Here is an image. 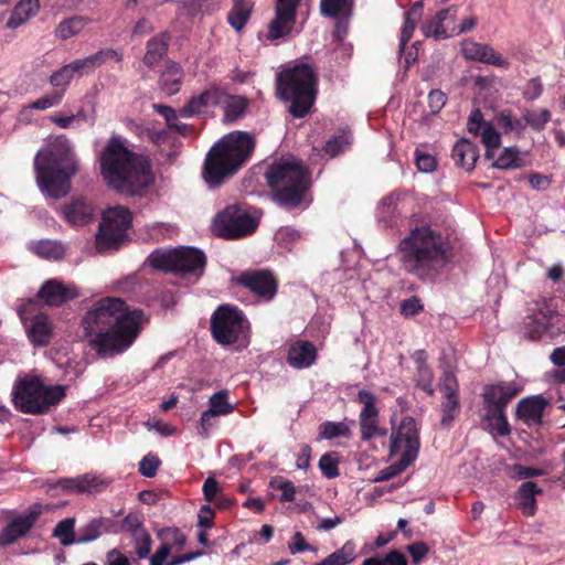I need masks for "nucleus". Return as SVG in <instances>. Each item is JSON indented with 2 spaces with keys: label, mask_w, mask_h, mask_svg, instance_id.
I'll return each mask as SVG.
<instances>
[{
  "label": "nucleus",
  "mask_w": 565,
  "mask_h": 565,
  "mask_svg": "<svg viewBox=\"0 0 565 565\" xmlns=\"http://www.w3.org/2000/svg\"><path fill=\"white\" fill-rule=\"evenodd\" d=\"M131 222L132 215L127 207L117 205L107 209L96 235L98 248L117 247L125 239Z\"/></svg>",
  "instance_id": "nucleus-11"
},
{
  "label": "nucleus",
  "mask_w": 565,
  "mask_h": 565,
  "mask_svg": "<svg viewBox=\"0 0 565 565\" xmlns=\"http://www.w3.org/2000/svg\"><path fill=\"white\" fill-rule=\"evenodd\" d=\"M39 513L30 511L24 515L14 518L1 532L0 545H10L19 537L24 536L34 525Z\"/></svg>",
  "instance_id": "nucleus-21"
},
{
  "label": "nucleus",
  "mask_w": 565,
  "mask_h": 565,
  "mask_svg": "<svg viewBox=\"0 0 565 565\" xmlns=\"http://www.w3.org/2000/svg\"><path fill=\"white\" fill-rule=\"evenodd\" d=\"M547 322V315L542 310H540L537 313H534L533 316H529L524 323L525 334L530 339H535L546 330Z\"/></svg>",
  "instance_id": "nucleus-43"
},
{
  "label": "nucleus",
  "mask_w": 565,
  "mask_h": 565,
  "mask_svg": "<svg viewBox=\"0 0 565 565\" xmlns=\"http://www.w3.org/2000/svg\"><path fill=\"white\" fill-rule=\"evenodd\" d=\"M358 401L363 404L360 413V428L363 440H370L376 435H386V430H382L379 426V411L375 407V395L370 391H360Z\"/></svg>",
  "instance_id": "nucleus-15"
},
{
  "label": "nucleus",
  "mask_w": 565,
  "mask_h": 565,
  "mask_svg": "<svg viewBox=\"0 0 565 565\" xmlns=\"http://www.w3.org/2000/svg\"><path fill=\"white\" fill-rule=\"evenodd\" d=\"M479 158L478 148L468 139H460L452 148V159L458 167L471 171Z\"/></svg>",
  "instance_id": "nucleus-26"
},
{
  "label": "nucleus",
  "mask_w": 565,
  "mask_h": 565,
  "mask_svg": "<svg viewBox=\"0 0 565 565\" xmlns=\"http://www.w3.org/2000/svg\"><path fill=\"white\" fill-rule=\"evenodd\" d=\"M522 391L515 382H501L488 385L483 390V398L487 409L504 412L510 401Z\"/></svg>",
  "instance_id": "nucleus-19"
},
{
  "label": "nucleus",
  "mask_w": 565,
  "mask_h": 565,
  "mask_svg": "<svg viewBox=\"0 0 565 565\" xmlns=\"http://www.w3.org/2000/svg\"><path fill=\"white\" fill-rule=\"evenodd\" d=\"M244 317L236 308L220 306L211 318V331L215 341L220 344L236 342L243 331Z\"/></svg>",
  "instance_id": "nucleus-13"
},
{
  "label": "nucleus",
  "mask_w": 565,
  "mask_h": 565,
  "mask_svg": "<svg viewBox=\"0 0 565 565\" xmlns=\"http://www.w3.org/2000/svg\"><path fill=\"white\" fill-rule=\"evenodd\" d=\"M441 425L448 426L455 418V413L459 406L457 394L444 395Z\"/></svg>",
  "instance_id": "nucleus-54"
},
{
  "label": "nucleus",
  "mask_w": 565,
  "mask_h": 565,
  "mask_svg": "<svg viewBox=\"0 0 565 565\" xmlns=\"http://www.w3.org/2000/svg\"><path fill=\"white\" fill-rule=\"evenodd\" d=\"M255 138L245 131H233L224 136L207 152L203 178L211 186L220 185L233 175L250 157Z\"/></svg>",
  "instance_id": "nucleus-5"
},
{
  "label": "nucleus",
  "mask_w": 565,
  "mask_h": 565,
  "mask_svg": "<svg viewBox=\"0 0 565 565\" xmlns=\"http://www.w3.org/2000/svg\"><path fill=\"white\" fill-rule=\"evenodd\" d=\"M461 53L470 61H476L497 67L508 68L510 63L498 53L492 46L484 43L476 42L471 39L461 42Z\"/></svg>",
  "instance_id": "nucleus-18"
},
{
  "label": "nucleus",
  "mask_w": 565,
  "mask_h": 565,
  "mask_svg": "<svg viewBox=\"0 0 565 565\" xmlns=\"http://www.w3.org/2000/svg\"><path fill=\"white\" fill-rule=\"evenodd\" d=\"M316 358L317 350L312 343L298 341L289 348L287 361L296 369H305L312 365Z\"/></svg>",
  "instance_id": "nucleus-24"
},
{
  "label": "nucleus",
  "mask_w": 565,
  "mask_h": 565,
  "mask_svg": "<svg viewBox=\"0 0 565 565\" xmlns=\"http://www.w3.org/2000/svg\"><path fill=\"white\" fill-rule=\"evenodd\" d=\"M522 118L524 119L525 125H529L534 130H542L550 121L551 113L547 109H541L539 113L524 110Z\"/></svg>",
  "instance_id": "nucleus-49"
},
{
  "label": "nucleus",
  "mask_w": 565,
  "mask_h": 565,
  "mask_svg": "<svg viewBox=\"0 0 565 565\" xmlns=\"http://www.w3.org/2000/svg\"><path fill=\"white\" fill-rule=\"evenodd\" d=\"M40 9L39 0H20L12 10L6 26L17 29L24 24L29 19L38 13Z\"/></svg>",
  "instance_id": "nucleus-30"
},
{
  "label": "nucleus",
  "mask_w": 565,
  "mask_h": 565,
  "mask_svg": "<svg viewBox=\"0 0 565 565\" xmlns=\"http://www.w3.org/2000/svg\"><path fill=\"white\" fill-rule=\"evenodd\" d=\"M64 97V89H57L50 94L43 95L36 100L25 105L19 111V120L29 122L33 110H46L61 104Z\"/></svg>",
  "instance_id": "nucleus-28"
},
{
  "label": "nucleus",
  "mask_w": 565,
  "mask_h": 565,
  "mask_svg": "<svg viewBox=\"0 0 565 565\" xmlns=\"http://www.w3.org/2000/svg\"><path fill=\"white\" fill-rule=\"evenodd\" d=\"M350 142L351 141L347 135L335 136L326 142L324 151L333 158L344 151L349 147Z\"/></svg>",
  "instance_id": "nucleus-56"
},
{
  "label": "nucleus",
  "mask_w": 565,
  "mask_h": 565,
  "mask_svg": "<svg viewBox=\"0 0 565 565\" xmlns=\"http://www.w3.org/2000/svg\"><path fill=\"white\" fill-rule=\"evenodd\" d=\"M100 174L108 186L125 195H138L152 182L150 163L132 152L127 140L111 136L98 156Z\"/></svg>",
  "instance_id": "nucleus-2"
},
{
  "label": "nucleus",
  "mask_w": 565,
  "mask_h": 565,
  "mask_svg": "<svg viewBox=\"0 0 565 565\" xmlns=\"http://www.w3.org/2000/svg\"><path fill=\"white\" fill-rule=\"evenodd\" d=\"M51 334L50 323L45 316H36L30 328L31 340L39 344L44 345L49 342Z\"/></svg>",
  "instance_id": "nucleus-37"
},
{
  "label": "nucleus",
  "mask_w": 565,
  "mask_h": 565,
  "mask_svg": "<svg viewBox=\"0 0 565 565\" xmlns=\"http://www.w3.org/2000/svg\"><path fill=\"white\" fill-rule=\"evenodd\" d=\"M142 311H128L120 298H103L94 302L82 318L84 337L99 359L126 351L137 338Z\"/></svg>",
  "instance_id": "nucleus-1"
},
{
  "label": "nucleus",
  "mask_w": 565,
  "mask_h": 565,
  "mask_svg": "<svg viewBox=\"0 0 565 565\" xmlns=\"http://www.w3.org/2000/svg\"><path fill=\"white\" fill-rule=\"evenodd\" d=\"M402 449H404V451L402 452L401 459L382 469L374 478V482H382L394 478L403 472L417 458L419 436L416 422L409 416L401 422L397 431L393 433L391 436L390 455L394 456Z\"/></svg>",
  "instance_id": "nucleus-9"
},
{
  "label": "nucleus",
  "mask_w": 565,
  "mask_h": 565,
  "mask_svg": "<svg viewBox=\"0 0 565 565\" xmlns=\"http://www.w3.org/2000/svg\"><path fill=\"white\" fill-rule=\"evenodd\" d=\"M169 40L170 38L166 33H161L150 39L147 42V52L143 56L145 64L153 66L158 63L167 53Z\"/></svg>",
  "instance_id": "nucleus-34"
},
{
  "label": "nucleus",
  "mask_w": 565,
  "mask_h": 565,
  "mask_svg": "<svg viewBox=\"0 0 565 565\" xmlns=\"http://www.w3.org/2000/svg\"><path fill=\"white\" fill-rule=\"evenodd\" d=\"M457 7H449L440 10L428 23L423 26V32L427 38L446 39L447 30L443 22L448 18L454 22L456 19Z\"/></svg>",
  "instance_id": "nucleus-31"
},
{
  "label": "nucleus",
  "mask_w": 565,
  "mask_h": 565,
  "mask_svg": "<svg viewBox=\"0 0 565 565\" xmlns=\"http://www.w3.org/2000/svg\"><path fill=\"white\" fill-rule=\"evenodd\" d=\"M423 3L420 1L413 4V7L405 13L404 26L401 32L399 52L403 53L406 43L412 39L416 29L417 22L422 18Z\"/></svg>",
  "instance_id": "nucleus-33"
},
{
  "label": "nucleus",
  "mask_w": 565,
  "mask_h": 565,
  "mask_svg": "<svg viewBox=\"0 0 565 565\" xmlns=\"http://www.w3.org/2000/svg\"><path fill=\"white\" fill-rule=\"evenodd\" d=\"M183 78L184 73L181 65L175 62H168L160 75V89L168 95H174L180 90Z\"/></svg>",
  "instance_id": "nucleus-29"
},
{
  "label": "nucleus",
  "mask_w": 565,
  "mask_h": 565,
  "mask_svg": "<svg viewBox=\"0 0 565 565\" xmlns=\"http://www.w3.org/2000/svg\"><path fill=\"white\" fill-rule=\"evenodd\" d=\"M399 260L408 274L431 279L447 264V244L429 227H417L399 243Z\"/></svg>",
  "instance_id": "nucleus-4"
},
{
  "label": "nucleus",
  "mask_w": 565,
  "mask_h": 565,
  "mask_svg": "<svg viewBox=\"0 0 565 565\" xmlns=\"http://www.w3.org/2000/svg\"><path fill=\"white\" fill-rule=\"evenodd\" d=\"M467 129L470 134L480 136L482 143L486 146V158L492 159L494 151L500 147V134L483 119V114L479 109L471 111Z\"/></svg>",
  "instance_id": "nucleus-17"
},
{
  "label": "nucleus",
  "mask_w": 565,
  "mask_h": 565,
  "mask_svg": "<svg viewBox=\"0 0 565 565\" xmlns=\"http://www.w3.org/2000/svg\"><path fill=\"white\" fill-rule=\"evenodd\" d=\"M158 536L164 541L163 543H168L170 548L172 545L182 547L186 541L185 536L177 527L163 529L159 532Z\"/></svg>",
  "instance_id": "nucleus-57"
},
{
  "label": "nucleus",
  "mask_w": 565,
  "mask_h": 565,
  "mask_svg": "<svg viewBox=\"0 0 565 565\" xmlns=\"http://www.w3.org/2000/svg\"><path fill=\"white\" fill-rule=\"evenodd\" d=\"M225 104V117L230 120H235L242 116L246 109V103L243 98L227 96Z\"/></svg>",
  "instance_id": "nucleus-52"
},
{
  "label": "nucleus",
  "mask_w": 565,
  "mask_h": 565,
  "mask_svg": "<svg viewBox=\"0 0 565 565\" xmlns=\"http://www.w3.org/2000/svg\"><path fill=\"white\" fill-rule=\"evenodd\" d=\"M151 267L163 271L202 275L206 257L198 248L179 247L172 250H154L148 257Z\"/></svg>",
  "instance_id": "nucleus-10"
},
{
  "label": "nucleus",
  "mask_w": 565,
  "mask_h": 565,
  "mask_svg": "<svg viewBox=\"0 0 565 565\" xmlns=\"http://www.w3.org/2000/svg\"><path fill=\"white\" fill-rule=\"evenodd\" d=\"M64 217L73 226H83L94 220L95 209L84 198H76L63 209Z\"/></svg>",
  "instance_id": "nucleus-23"
},
{
  "label": "nucleus",
  "mask_w": 565,
  "mask_h": 565,
  "mask_svg": "<svg viewBox=\"0 0 565 565\" xmlns=\"http://www.w3.org/2000/svg\"><path fill=\"white\" fill-rule=\"evenodd\" d=\"M237 282L257 297L270 300L277 292V280L269 270H250L241 274Z\"/></svg>",
  "instance_id": "nucleus-16"
},
{
  "label": "nucleus",
  "mask_w": 565,
  "mask_h": 565,
  "mask_svg": "<svg viewBox=\"0 0 565 565\" xmlns=\"http://www.w3.org/2000/svg\"><path fill=\"white\" fill-rule=\"evenodd\" d=\"M269 487L282 492L280 497L281 502H291L295 500L296 488L291 481L281 477H275L269 481Z\"/></svg>",
  "instance_id": "nucleus-50"
},
{
  "label": "nucleus",
  "mask_w": 565,
  "mask_h": 565,
  "mask_svg": "<svg viewBox=\"0 0 565 565\" xmlns=\"http://www.w3.org/2000/svg\"><path fill=\"white\" fill-rule=\"evenodd\" d=\"M265 178L273 190L274 201L286 209L299 206L310 185L306 169L294 158L274 161Z\"/></svg>",
  "instance_id": "nucleus-6"
},
{
  "label": "nucleus",
  "mask_w": 565,
  "mask_h": 565,
  "mask_svg": "<svg viewBox=\"0 0 565 565\" xmlns=\"http://www.w3.org/2000/svg\"><path fill=\"white\" fill-rule=\"evenodd\" d=\"M362 565H407L406 556L397 550L386 554H379L362 562Z\"/></svg>",
  "instance_id": "nucleus-42"
},
{
  "label": "nucleus",
  "mask_w": 565,
  "mask_h": 565,
  "mask_svg": "<svg viewBox=\"0 0 565 565\" xmlns=\"http://www.w3.org/2000/svg\"><path fill=\"white\" fill-rule=\"evenodd\" d=\"M447 96L440 89H433L428 94V106L431 114H438L445 106Z\"/></svg>",
  "instance_id": "nucleus-60"
},
{
  "label": "nucleus",
  "mask_w": 565,
  "mask_h": 565,
  "mask_svg": "<svg viewBox=\"0 0 565 565\" xmlns=\"http://www.w3.org/2000/svg\"><path fill=\"white\" fill-rule=\"evenodd\" d=\"M36 182L53 199L64 198L71 189L70 180L78 171V162L70 139L56 137L34 158Z\"/></svg>",
  "instance_id": "nucleus-3"
},
{
  "label": "nucleus",
  "mask_w": 565,
  "mask_h": 565,
  "mask_svg": "<svg viewBox=\"0 0 565 565\" xmlns=\"http://www.w3.org/2000/svg\"><path fill=\"white\" fill-rule=\"evenodd\" d=\"M541 492L542 490L532 481H526L520 487L518 491L519 507L525 515H534L536 511L535 495Z\"/></svg>",
  "instance_id": "nucleus-32"
},
{
  "label": "nucleus",
  "mask_w": 565,
  "mask_h": 565,
  "mask_svg": "<svg viewBox=\"0 0 565 565\" xmlns=\"http://www.w3.org/2000/svg\"><path fill=\"white\" fill-rule=\"evenodd\" d=\"M250 15V7L243 0H238L228 13L227 21L236 30L241 31Z\"/></svg>",
  "instance_id": "nucleus-39"
},
{
  "label": "nucleus",
  "mask_w": 565,
  "mask_h": 565,
  "mask_svg": "<svg viewBox=\"0 0 565 565\" xmlns=\"http://www.w3.org/2000/svg\"><path fill=\"white\" fill-rule=\"evenodd\" d=\"M114 526V521L109 518H95L89 520L86 524L81 526L78 531V537L76 543H89L98 537H100L104 533H107Z\"/></svg>",
  "instance_id": "nucleus-27"
},
{
  "label": "nucleus",
  "mask_w": 565,
  "mask_h": 565,
  "mask_svg": "<svg viewBox=\"0 0 565 565\" xmlns=\"http://www.w3.org/2000/svg\"><path fill=\"white\" fill-rule=\"evenodd\" d=\"M153 109L164 117L167 125L171 130H175L182 135H186L189 126L178 120L177 113L173 108L162 104H154Z\"/></svg>",
  "instance_id": "nucleus-44"
},
{
  "label": "nucleus",
  "mask_w": 565,
  "mask_h": 565,
  "mask_svg": "<svg viewBox=\"0 0 565 565\" xmlns=\"http://www.w3.org/2000/svg\"><path fill=\"white\" fill-rule=\"evenodd\" d=\"M65 396L63 385H44L38 379H23L13 390V403L24 414H43Z\"/></svg>",
  "instance_id": "nucleus-8"
},
{
  "label": "nucleus",
  "mask_w": 565,
  "mask_h": 565,
  "mask_svg": "<svg viewBox=\"0 0 565 565\" xmlns=\"http://www.w3.org/2000/svg\"><path fill=\"white\" fill-rule=\"evenodd\" d=\"M522 166L523 160L514 148H505L493 162V167L498 169H515Z\"/></svg>",
  "instance_id": "nucleus-46"
},
{
  "label": "nucleus",
  "mask_w": 565,
  "mask_h": 565,
  "mask_svg": "<svg viewBox=\"0 0 565 565\" xmlns=\"http://www.w3.org/2000/svg\"><path fill=\"white\" fill-rule=\"evenodd\" d=\"M160 463L161 461L157 456L149 454L145 456L140 461L139 471L142 476L152 478L156 476Z\"/></svg>",
  "instance_id": "nucleus-58"
},
{
  "label": "nucleus",
  "mask_w": 565,
  "mask_h": 565,
  "mask_svg": "<svg viewBox=\"0 0 565 565\" xmlns=\"http://www.w3.org/2000/svg\"><path fill=\"white\" fill-rule=\"evenodd\" d=\"M132 540L136 545V554L139 558H147L151 552L152 540L147 530L139 532Z\"/></svg>",
  "instance_id": "nucleus-55"
},
{
  "label": "nucleus",
  "mask_w": 565,
  "mask_h": 565,
  "mask_svg": "<svg viewBox=\"0 0 565 565\" xmlns=\"http://www.w3.org/2000/svg\"><path fill=\"white\" fill-rule=\"evenodd\" d=\"M115 58L117 62L122 60V55L113 49L100 50L92 55L75 60L70 63L75 74L83 76L93 73L97 67L102 66L106 61Z\"/></svg>",
  "instance_id": "nucleus-20"
},
{
  "label": "nucleus",
  "mask_w": 565,
  "mask_h": 565,
  "mask_svg": "<svg viewBox=\"0 0 565 565\" xmlns=\"http://www.w3.org/2000/svg\"><path fill=\"white\" fill-rule=\"evenodd\" d=\"M415 160L418 170L423 172H431L435 170L437 162L434 156L429 153L422 152L416 150Z\"/></svg>",
  "instance_id": "nucleus-61"
},
{
  "label": "nucleus",
  "mask_w": 565,
  "mask_h": 565,
  "mask_svg": "<svg viewBox=\"0 0 565 565\" xmlns=\"http://www.w3.org/2000/svg\"><path fill=\"white\" fill-rule=\"evenodd\" d=\"M75 519L67 518L60 521L53 531V536L56 537L64 546L76 543L77 539L74 536Z\"/></svg>",
  "instance_id": "nucleus-40"
},
{
  "label": "nucleus",
  "mask_w": 565,
  "mask_h": 565,
  "mask_svg": "<svg viewBox=\"0 0 565 565\" xmlns=\"http://www.w3.org/2000/svg\"><path fill=\"white\" fill-rule=\"evenodd\" d=\"M350 427L343 422H324L319 426L318 439H333L338 437H350Z\"/></svg>",
  "instance_id": "nucleus-41"
},
{
  "label": "nucleus",
  "mask_w": 565,
  "mask_h": 565,
  "mask_svg": "<svg viewBox=\"0 0 565 565\" xmlns=\"http://www.w3.org/2000/svg\"><path fill=\"white\" fill-rule=\"evenodd\" d=\"M338 465L339 456L335 451L322 455L318 463L322 475L328 479H332L339 476Z\"/></svg>",
  "instance_id": "nucleus-47"
},
{
  "label": "nucleus",
  "mask_w": 565,
  "mask_h": 565,
  "mask_svg": "<svg viewBox=\"0 0 565 565\" xmlns=\"http://www.w3.org/2000/svg\"><path fill=\"white\" fill-rule=\"evenodd\" d=\"M257 223L248 212L236 205L225 207L213 220V232L220 237L235 239L256 230Z\"/></svg>",
  "instance_id": "nucleus-12"
},
{
  "label": "nucleus",
  "mask_w": 565,
  "mask_h": 565,
  "mask_svg": "<svg viewBox=\"0 0 565 565\" xmlns=\"http://www.w3.org/2000/svg\"><path fill=\"white\" fill-rule=\"evenodd\" d=\"M209 411L216 416L232 413L233 407L227 403L225 392H217L211 396Z\"/></svg>",
  "instance_id": "nucleus-53"
},
{
  "label": "nucleus",
  "mask_w": 565,
  "mask_h": 565,
  "mask_svg": "<svg viewBox=\"0 0 565 565\" xmlns=\"http://www.w3.org/2000/svg\"><path fill=\"white\" fill-rule=\"evenodd\" d=\"M74 77V73L72 71V67L68 64L62 66L61 68L56 70L52 73V75L49 78V82L54 87H62V89L65 90V87L71 83V81Z\"/></svg>",
  "instance_id": "nucleus-51"
},
{
  "label": "nucleus",
  "mask_w": 565,
  "mask_h": 565,
  "mask_svg": "<svg viewBox=\"0 0 565 565\" xmlns=\"http://www.w3.org/2000/svg\"><path fill=\"white\" fill-rule=\"evenodd\" d=\"M77 295L74 288L67 287L54 279L46 281L38 292V297L51 307L60 306L67 300L76 298Z\"/></svg>",
  "instance_id": "nucleus-22"
},
{
  "label": "nucleus",
  "mask_w": 565,
  "mask_h": 565,
  "mask_svg": "<svg viewBox=\"0 0 565 565\" xmlns=\"http://www.w3.org/2000/svg\"><path fill=\"white\" fill-rule=\"evenodd\" d=\"M81 492L87 493H98L106 490L111 480L108 478H104L102 476H97L95 473H85L81 476Z\"/></svg>",
  "instance_id": "nucleus-38"
},
{
  "label": "nucleus",
  "mask_w": 565,
  "mask_h": 565,
  "mask_svg": "<svg viewBox=\"0 0 565 565\" xmlns=\"http://www.w3.org/2000/svg\"><path fill=\"white\" fill-rule=\"evenodd\" d=\"M300 0H277L275 17L268 24L267 39L275 41L291 33Z\"/></svg>",
  "instance_id": "nucleus-14"
},
{
  "label": "nucleus",
  "mask_w": 565,
  "mask_h": 565,
  "mask_svg": "<svg viewBox=\"0 0 565 565\" xmlns=\"http://www.w3.org/2000/svg\"><path fill=\"white\" fill-rule=\"evenodd\" d=\"M422 310H423V305L420 302V299L416 296L405 299L401 303V312L405 317L415 316V315L419 313Z\"/></svg>",
  "instance_id": "nucleus-63"
},
{
  "label": "nucleus",
  "mask_w": 565,
  "mask_h": 565,
  "mask_svg": "<svg viewBox=\"0 0 565 565\" xmlns=\"http://www.w3.org/2000/svg\"><path fill=\"white\" fill-rule=\"evenodd\" d=\"M498 122L507 131H513V130L521 131L525 127V125L520 119H515L511 116L510 113H504V111L499 115Z\"/></svg>",
  "instance_id": "nucleus-62"
},
{
  "label": "nucleus",
  "mask_w": 565,
  "mask_h": 565,
  "mask_svg": "<svg viewBox=\"0 0 565 565\" xmlns=\"http://www.w3.org/2000/svg\"><path fill=\"white\" fill-rule=\"evenodd\" d=\"M207 107L206 99H203V93L200 96L192 97L189 103L182 107L181 115L184 117H191Z\"/></svg>",
  "instance_id": "nucleus-59"
},
{
  "label": "nucleus",
  "mask_w": 565,
  "mask_h": 565,
  "mask_svg": "<svg viewBox=\"0 0 565 565\" xmlns=\"http://www.w3.org/2000/svg\"><path fill=\"white\" fill-rule=\"evenodd\" d=\"M487 420L489 423V431L493 436H508L510 434V426L504 412L487 409Z\"/></svg>",
  "instance_id": "nucleus-36"
},
{
  "label": "nucleus",
  "mask_w": 565,
  "mask_h": 565,
  "mask_svg": "<svg viewBox=\"0 0 565 565\" xmlns=\"http://www.w3.org/2000/svg\"><path fill=\"white\" fill-rule=\"evenodd\" d=\"M122 529L135 536L139 532L145 531L146 529L142 525V520L137 514H128L122 521Z\"/></svg>",
  "instance_id": "nucleus-64"
},
{
  "label": "nucleus",
  "mask_w": 565,
  "mask_h": 565,
  "mask_svg": "<svg viewBox=\"0 0 565 565\" xmlns=\"http://www.w3.org/2000/svg\"><path fill=\"white\" fill-rule=\"evenodd\" d=\"M277 96L289 102V113L296 118L305 117L316 99V75L306 64L286 68L277 74Z\"/></svg>",
  "instance_id": "nucleus-7"
},
{
  "label": "nucleus",
  "mask_w": 565,
  "mask_h": 565,
  "mask_svg": "<svg viewBox=\"0 0 565 565\" xmlns=\"http://www.w3.org/2000/svg\"><path fill=\"white\" fill-rule=\"evenodd\" d=\"M87 21L83 17H72L63 20L55 29V35L61 40H67L78 34L86 25Z\"/></svg>",
  "instance_id": "nucleus-35"
},
{
  "label": "nucleus",
  "mask_w": 565,
  "mask_h": 565,
  "mask_svg": "<svg viewBox=\"0 0 565 565\" xmlns=\"http://www.w3.org/2000/svg\"><path fill=\"white\" fill-rule=\"evenodd\" d=\"M327 558L331 565H348L355 559V544L352 541H347L341 548Z\"/></svg>",
  "instance_id": "nucleus-45"
},
{
  "label": "nucleus",
  "mask_w": 565,
  "mask_h": 565,
  "mask_svg": "<svg viewBox=\"0 0 565 565\" xmlns=\"http://www.w3.org/2000/svg\"><path fill=\"white\" fill-rule=\"evenodd\" d=\"M34 249L38 255L47 259H60L64 255V247L53 241H41L35 245Z\"/></svg>",
  "instance_id": "nucleus-48"
},
{
  "label": "nucleus",
  "mask_w": 565,
  "mask_h": 565,
  "mask_svg": "<svg viewBox=\"0 0 565 565\" xmlns=\"http://www.w3.org/2000/svg\"><path fill=\"white\" fill-rule=\"evenodd\" d=\"M546 402L541 396L521 399L516 406V416L526 424H540Z\"/></svg>",
  "instance_id": "nucleus-25"
}]
</instances>
